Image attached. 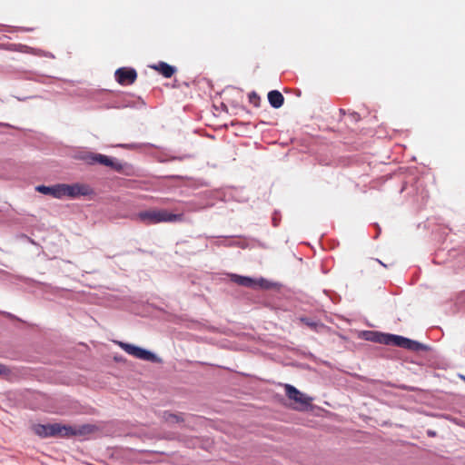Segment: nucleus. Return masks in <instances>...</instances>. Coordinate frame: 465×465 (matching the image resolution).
<instances>
[{
    "label": "nucleus",
    "instance_id": "nucleus-5",
    "mask_svg": "<svg viewBox=\"0 0 465 465\" xmlns=\"http://www.w3.org/2000/svg\"><path fill=\"white\" fill-rule=\"evenodd\" d=\"M397 347L408 349L412 351H425L426 346L419 341L410 340L408 338L394 335L392 336L391 344Z\"/></svg>",
    "mask_w": 465,
    "mask_h": 465
},
{
    "label": "nucleus",
    "instance_id": "nucleus-2",
    "mask_svg": "<svg viewBox=\"0 0 465 465\" xmlns=\"http://www.w3.org/2000/svg\"><path fill=\"white\" fill-rule=\"evenodd\" d=\"M139 219L146 224H155L160 223H176L183 220V213H171L165 209H150L141 212L138 214Z\"/></svg>",
    "mask_w": 465,
    "mask_h": 465
},
{
    "label": "nucleus",
    "instance_id": "nucleus-10",
    "mask_svg": "<svg viewBox=\"0 0 465 465\" xmlns=\"http://www.w3.org/2000/svg\"><path fill=\"white\" fill-rule=\"evenodd\" d=\"M393 334H384L377 331H367L364 337L367 341H375L381 344L391 345Z\"/></svg>",
    "mask_w": 465,
    "mask_h": 465
},
{
    "label": "nucleus",
    "instance_id": "nucleus-13",
    "mask_svg": "<svg viewBox=\"0 0 465 465\" xmlns=\"http://www.w3.org/2000/svg\"><path fill=\"white\" fill-rule=\"evenodd\" d=\"M268 101L273 108H280L284 103V97L281 92L273 90L268 94Z\"/></svg>",
    "mask_w": 465,
    "mask_h": 465
},
{
    "label": "nucleus",
    "instance_id": "nucleus-17",
    "mask_svg": "<svg viewBox=\"0 0 465 465\" xmlns=\"http://www.w3.org/2000/svg\"><path fill=\"white\" fill-rule=\"evenodd\" d=\"M8 372V369L0 363V374H6Z\"/></svg>",
    "mask_w": 465,
    "mask_h": 465
},
{
    "label": "nucleus",
    "instance_id": "nucleus-18",
    "mask_svg": "<svg viewBox=\"0 0 465 465\" xmlns=\"http://www.w3.org/2000/svg\"><path fill=\"white\" fill-rule=\"evenodd\" d=\"M462 380L465 381V376H461Z\"/></svg>",
    "mask_w": 465,
    "mask_h": 465
},
{
    "label": "nucleus",
    "instance_id": "nucleus-6",
    "mask_svg": "<svg viewBox=\"0 0 465 465\" xmlns=\"http://www.w3.org/2000/svg\"><path fill=\"white\" fill-rule=\"evenodd\" d=\"M284 390L286 396L290 400L293 401L294 402L300 404L302 407H307L308 405H310L312 398L304 395L302 392L298 391L294 386L291 384H285Z\"/></svg>",
    "mask_w": 465,
    "mask_h": 465
},
{
    "label": "nucleus",
    "instance_id": "nucleus-11",
    "mask_svg": "<svg viewBox=\"0 0 465 465\" xmlns=\"http://www.w3.org/2000/svg\"><path fill=\"white\" fill-rule=\"evenodd\" d=\"M33 431L41 438L54 437V423L35 424L33 426Z\"/></svg>",
    "mask_w": 465,
    "mask_h": 465
},
{
    "label": "nucleus",
    "instance_id": "nucleus-3",
    "mask_svg": "<svg viewBox=\"0 0 465 465\" xmlns=\"http://www.w3.org/2000/svg\"><path fill=\"white\" fill-rule=\"evenodd\" d=\"M95 426L84 424L81 426L63 425L61 423H54V437L70 438L74 436H82L94 432Z\"/></svg>",
    "mask_w": 465,
    "mask_h": 465
},
{
    "label": "nucleus",
    "instance_id": "nucleus-8",
    "mask_svg": "<svg viewBox=\"0 0 465 465\" xmlns=\"http://www.w3.org/2000/svg\"><path fill=\"white\" fill-rule=\"evenodd\" d=\"M230 277L232 282L237 283L238 285L245 287H253L255 285H259L262 288L269 289L272 285L269 282H267L264 279H261L258 282H256L255 280L250 277L241 276L238 274H232Z\"/></svg>",
    "mask_w": 465,
    "mask_h": 465
},
{
    "label": "nucleus",
    "instance_id": "nucleus-15",
    "mask_svg": "<svg viewBox=\"0 0 465 465\" xmlns=\"http://www.w3.org/2000/svg\"><path fill=\"white\" fill-rule=\"evenodd\" d=\"M248 98L249 102L252 104L255 107H258L260 105L261 99L260 96L255 92L250 93Z\"/></svg>",
    "mask_w": 465,
    "mask_h": 465
},
{
    "label": "nucleus",
    "instance_id": "nucleus-7",
    "mask_svg": "<svg viewBox=\"0 0 465 465\" xmlns=\"http://www.w3.org/2000/svg\"><path fill=\"white\" fill-rule=\"evenodd\" d=\"M115 79L121 85H129L135 82L137 73L134 68L121 67L115 71Z\"/></svg>",
    "mask_w": 465,
    "mask_h": 465
},
{
    "label": "nucleus",
    "instance_id": "nucleus-16",
    "mask_svg": "<svg viewBox=\"0 0 465 465\" xmlns=\"http://www.w3.org/2000/svg\"><path fill=\"white\" fill-rule=\"evenodd\" d=\"M301 322H302L304 324H306L311 329H314L315 330L317 328V326H318L317 322H312V321H310L307 318H301Z\"/></svg>",
    "mask_w": 465,
    "mask_h": 465
},
{
    "label": "nucleus",
    "instance_id": "nucleus-1",
    "mask_svg": "<svg viewBox=\"0 0 465 465\" xmlns=\"http://www.w3.org/2000/svg\"><path fill=\"white\" fill-rule=\"evenodd\" d=\"M38 193L43 194L51 195L54 198H62L68 196L70 198H76L79 196H86L92 193V189L89 185L84 183H57L53 186L38 185L35 187Z\"/></svg>",
    "mask_w": 465,
    "mask_h": 465
},
{
    "label": "nucleus",
    "instance_id": "nucleus-4",
    "mask_svg": "<svg viewBox=\"0 0 465 465\" xmlns=\"http://www.w3.org/2000/svg\"><path fill=\"white\" fill-rule=\"evenodd\" d=\"M120 346L125 352H127L128 354L133 355L138 359H141L143 361H153V362L157 361L156 356L153 352L146 351L143 348H140L135 345L129 344V343H124V342H121Z\"/></svg>",
    "mask_w": 465,
    "mask_h": 465
},
{
    "label": "nucleus",
    "instance_id": "nucleus-9",
    "mask_svg": "<svg viewBox=\"0 0 465 465\" xmlns=\"http://www.w3.org/2000/svg\"><path fill=\"white\" fill-rule=\"evenodd\" d=\"M89 164L100 163L105 166H114V162L111 158L101 153H89L82 157Z\"/></svg>",
    "mask_w": 465,
    "mask_h": 465
},
{
    "label": "nucleus",
    "instance_id": "nucleus-14",
    "mask_svg": "<svg viewBox=\"0 0 465 465\" xmlns=\"http://www.w3.org/2000/svg\"><path fill=\"white\" fill-rule=\"evenodd\" d=\"M163 417L168 423H178L183 420L182 417L169 412H164Z\"/></svg>",
    "mask_w": 465,
    "mask_h": 465
},
{
    "label": "nucleus",
    "instance_id": "nucleus-12",
    "mask_svg": "<svg viewBox=\"0 0 465 465\" xmlns=\"http://www.w3.org/2000/svg\"><path fill=\"white\" fill-rule=\"evenodd\" d=\"M154 70L159 72L162 75L166 78H170L176 72V68L164 62H159L157 64L152 66Z\"/></svg>",
    "mask_w": 465,
    "mask_h": 465
}]
</instances>
